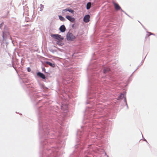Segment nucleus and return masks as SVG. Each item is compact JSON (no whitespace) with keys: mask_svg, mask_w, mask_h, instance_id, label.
I'll list each match as a JSON object with an SVG mask.
<instances>
[{"mask_svg":"<svg viewBox=\"0 0 157 157\" xmlns=\"http://www.w3.org/2000/svg\"><path fill=\"white\" fill-rule=\"evenodd\" d=\"M90 15H86L83 18L84 21L86 22H88L90 21Z\"/></svg>","mask_w":157,"mask_h":157,"instance_id":"obj_4","label":"nucleus"},{"mask_svg":"<svg viewBox=\"0 0 157 157\" xmlns=\"http://www.w3.org/2000/svg\"><path fill=\"white\" fill-rule=\"evenodd\" d=\"M46 63L48 64L50 66H51L52 67H55V64L54 63H52L51 62H46Z\"/></svg>","mask_w":157,"mask_h":157,"instance_id":"obj_9","label":"nucleus"},{"mask_svg":"<svg viewBox=\"0 0 157 157\" xmlns=\"http://www.w3.org/2000/svg\"><path fill=\"white\" fill-rule=\"evenodd\" d=\"M149 33V34H150V35H151V34H152L151 33Z\"/></svg>","mask_w":157,"mask_h":157,"instance_id":"obj_15","label":"nucleus"},{"mask_svg":"<svg viewBox=\"0 0 157 157\" xmlns=\"http://www.w3.org/2000/svg\"><path fill=\"white\" fill-rule=\"evenodd\" d=\"M110 70V68L109 67L105 68L104 69L103 71L104 73H105L109 71Z\"/></svg>","mask_w":157,"mask_h":157,"instance_id":"obj_10","label":"nucleus"},{"mask_svg":"<svg viewBox=\"0 0 157 157\" xmlns=\"http://www.w3.org/2000/svg\"><path fill=\"white\" fill-rule=\"evenodd\" d=\"M67 38L68 40L73 41L76 38V37L72 33H68L67 35Z\"/></svg>","mask_w":157,"mask_h":157,"instance_id":"obj_2","label":"nucleus"},{"mask_svg":"<svg viewBox=\"0 0 157 157\" xmlns=\"http://www.w3.org/2000/svg\"><path fill=\"white\" fill-rule=\"evenodd\" d=\"M91 3L90 2H88L86 5V9L87 10L90 9L91 7Z\"/></svg>","mask_w":157,"mask_h":157,"instance_id":"obj_11","label":"nucleus"},{"mask_svg":"<svg viewBox=\"0 0 157 157\" xmlns=\"http://www.w3.org/2000/svg\"><path fill=\"white\" fill-rule=\"evenodd\" d=\"M27 71L28 72H29L31 71V69L29 67L27 68Z\"/></svg>","mask_w":157,"mask_h":157,"instance_id":"obj_13","label":"nucleus"},{"mask_svg":"<svg viewBox=\"0 0 157 157\" xmlns=\"http://www.w3.org/2000/svg\"><path fill=\"white\" fill-rule=\"evenodd\" d=\"M40 6H42L43 7V6L42 4H41Z\"/></svg>","mask_w":157,"mask_h":157,"instance_id":"obj_16","label":"nucleus"},{"mask_svg":"<svg viewBox=\"0 0 157 157\" xmlns=\"http://www.w3.org/2000/svg\"><path fill=\"white\" fill-rule=\"evenodd\" d=\"M59 30L61 32H64L66 30V28L64 25H62L59 28Z\"/></svg>","mask_w":157,"mask_h":157,"instance_id":"obj_8","label":"nucleus"},{"mask_svg":"<svg viewBox=\"0 0 157 157\" xmlns=\"http://www.w3.org/2000/svg\"><path fill=\"white\" fill-rule=\"evenodd\" d=\"M2 26V24H1L0 25V28H1Z\"/></svg>","mask_w":157,"mask_h":157,"instance_id":"obj_14","label":"nucleus"},{"mask_svg":"<svg viewBox=\"0 0 157 157\" xmlns=\"http://www.w3.org/2000/svg\"><path fill=\"white\" fill-rule=\"evenodd\" d=\"M68 12H70L72 14H73L74 12V11L72 10L71 9H69V8H67L66 9H65L64 10H63L62 11V13L63 14V15H67V14H69V13H68Z\"/></svg>","mask_w":157,"mask_h":157,"instance_id":"obj_3","label":"nucleus"},{"mask_svg":"<svg viewBox=\"0 0 157 157\" xmlns=\"http://www.w3.org/2000/svg\"><path fill=\"white\" fill-rule=\"evenodd\" d=\"M37 75L39 76L41 78H42L43 79H45V75L43 74V73H42L40 72H38L37 73Z\"/></svg>","mask_w":157,"mask_h":157,"instance_id":"obj_7","label":"nucleus"},{"mask_svg":"<svg viewBox=\"0 0 157 157\" xmlns=\"http://www.w3.org/2000/svg\"><path fill=\"white\" fill-rule=\"evenodd\" d=\"M113 4L114 6L115 9L116 10H121L120 6L118 4L114 2H113Z\"/></svg>","mask_w":157,"mask_h":157,"instance_id":"obj_5","label":"nucleus"},{"mask_svg":"<svg viewBox=\"0 0 157 157\" xmlns=\"http://www.w3.org/2000/svg\"><path fill=\"white\" fill-rule=\"evenodd\" d=\"M51 36L57 40V44L59 46H62L63 45V43L62 42V40L63 39V38L62 36L59 34H52Z\"/></svg>","mask_w":157,"mask_h":157,"instance_id":"obj_1","label":"nucleus"},{"mask_svg":"<svg viewBox=\"0 0 157 157\" xmlns=\"http://www.w3.org/2000/svg\"><path fill=\"white\" fill-rule=\"evenodd\" d=\"M66 17L71 22H74L75 21V19L74 18L70 16L66 15Z\"/></svg>","mask_w":157,"mask_h":157,"instance_id":"obj_6","label":"nucleus"},{"mask_svg":"<svg viewBox=\"0 0 157 157\" xmlns=\"http://www.w3.org/2000/svg\"><path fill=\"white\" fill-rule=\"evenodd\" d=\"M59 19L62 21H64L65 20L64 18L61 16H59Z\"/></svg>","mask_w":157,"mask_h":157,"instance_id":"obj_12","label":"nucleus"}]
</instances>
